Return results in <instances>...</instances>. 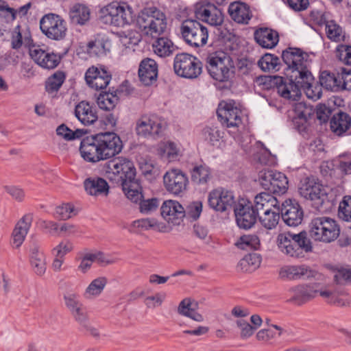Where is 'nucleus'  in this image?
Returning a JSON list of instances; mask_svg holds the SVG:
<instances>
[{"label": "nucleus", "instance_id": "nucleus-1", "mask_svg": "<svg viewBox=\"0 0 351 351\" xmlns=\"http://www.w3.org/2000/svg\"><path fill=\"white\" fill-rule=\"evenodd\" d=\"M282 58L287 66V78L275 76L273 83L279 95L288 99L297 100L303 90L313 100L322 96V86L315 82L310 71L309 56L299 48L289 47L282 51Z\"/></svg>", "mask_w": 351, "mask_h": 351}, {"label": "nucleus", "instance_id": "nucleus-2", "mask_svg": "<svg viewBox=\"0 0 351 351\" xmlns=\"http://www.w3.org/2000/svg\"><path fill=\"white\" fill-rule=\"evenodd\" d=\"M167 17L165 12L155 6L146 7L138 14L136 26L141 35L136 38L133 36V45H137L141 36L155 38L152 43L153 51L158 56L165 58L173 54L176 46L167 37L160 36L167 29Z\"/></svg>", "mask_w": 351, "mask_h": 351}, {"label": "nucleus", "instance_id": "nucleus-3", "mask_svg": "<svg viewBox=\"0 0 351 351\" xmlns=\"http://www.w3.org/2000/svg\"><path fill=\"white\" fill-rule=\"evenodd\" d=\"M122 149L119 135L114 132H101L82 138L79 151L84 161L95 164L114 158Z\"/></svg>", "mask_w": 351, "mask_h": 351}, {"label": "nucleus", "instance_id": "nucleus-4", "mask_svg": "<svg viewBox=\"0 0 351 351\" xmlns=\"http://www.w3.org/2000/svg\"><path fill=\"white\" fill-rule=\"evenodd\" d=\"M209 75L222 88H230L235 75V66L232 58L222 51L209 53L206 59Z\"/></svg>", "mask_w": 351, "mask_h": 351}, {"label": "nucleus", "instance_id": "nucleus-5", "mask_svg": "<svg viewBox=\"0 0 351 351\" xmlns=\"http://www.w3.org/2000/svg\"><path fill=\"white\" fill-rule=\"evenodd\" d=\"M107 178L120 186L128 199L132 200V161L119 157L106 162L104 166Z\"/></svg>", "mask_w": 351, "mask_h": 351}, {"label": "nucleus", "instance_id": "nucleus-6", "mask_svg": "<svg viewBox=\"0 0 351 351\" xmlns=\"http://www.w3.org/2000/svg\"><path fill=\"white\" fill-rule=\"evenodd\" d=\"M276 244L282 254L295 259L304 258L313 250L312 243L305 232L280 233L277 237Z\"/></svg>", "mask_w": 351, "mask_h": 351}, {"label": "nucleus", "instance_id": "nucleus-7", "mask_svg": "<svg viewBox=\"0 0 351 351\" xmlns=\"http://www.w3.org/2000/svg\"><path fill=\"white\" fill-rule=\"evenodd\" d=\"M340 234L337 221L329 217H317L311 220L309 235L315 241L329 243L335 241Z\"/></svg>", "mask_w": 351, "mask_h": 351}, {"label": "nucleus", "instance_id": "nucleus-8", "mask_svg": "<svg viewBox=\"0 0 351 351\" xmlns=\"http://www.w3.org/2000/svg\"><path fill=\"white\" fill-rule=\"evenodd\" d=\"M180 33L184 42L193 47L206 45L208 38L207 27L197 19H186L182 21Z\"/></svg>", "mask_w": 351, "mask_h": 351}, {"label": "nucleus", "instance_id": "nucleus-9", "mask_svg": "<svg viewBox=\"0 0 351 351\" xmlns=\"http://www.w3.org/2000/svg\"><path fill=\"white\" fill-rule=\"evenodd\" d=\"M41 32L48 38L60 40L66 35V22L63 18L54 13L45 14L40 20Z\"/></svg>", "mask_w": 351, "mask_h": 351}, {"label": "nucleus", "instance_id": "nucleus-10", "mask_svg": "<svg viewBox=\"0 0 351 351\" xmlns=\"http://www.w3.org/2000/svg\"><path fill=\"white\" fill-rule=\"evenodd\" d=\"M258 180L261 186L270 193L282 195L288 189V179L281 172L262 170L258 173Z\"/></svg>", "mask_w": 351, "mask_h": 351}, {"label": "nucleus", "instance_id": "nucleus-11", "mask_svg": "<svg viewBox=\"0 0 351 351\" xmlns=\"http://www.w3.org/2000/svg\"><path fill=\"white\" fill-rule=\"evenodd\" d=\"M175 73L182 77L194 79L202 73L201 62L193 56L188 53H179L174 58Z\"/></svg>", "mask_w": 351, "mask_h": 351}, {"label": "nucleus", "instance_id": "nucleus-12", "mask_svg": "<svg viewBox=\"0 0 351 351\" xmlns=\"http://www.w3.org/2000/svg\"><path fill=\"white\" fill-rule=\"evenodd\" d=\"M197 20L213 27H219L223 23V14L217 5L208 1L196 3L194 10Z\"/></svg>", "mask_w": 351, "mask_h": 351}, {"label": "nucleus", "instance_id": "nucleus-13", "mask_svg": "<svg viewBox=\"0 0 351 351\" xmlns=\"http://www.w3.org/2000/svg\"><path fill=\"white\" fill-rule=\"evenodd\" d=\"M135 169L133 167V204L143 215H149L158 208L160 199L157 197L145 199L143 193L141 182L135 179Z\"/></svg>", "mask_w": 351, "mask_h": 351}, {"label": "nucleus", "instance_id": "nucleus-14", "mask_svg": "<svg viewBox=\"0 0 351 351\" xmlns=\"http://www.w3.org/2000/svg\"><path fill=\"white\" fill-rule=\"evenodd\" d=\"M298 191L302 197L317 205H322L326 198L324 188L314 177H306L302 180Z\"/></svg>", "mask_w": 351, "mask_h": 351}, {"label": "nucleus", "instance_id": "nucleus-15", "mask_svg": "<svg viewBox=\"0 0 351 351\" xmlns=\"http://www.w3.org/2000/svg\"><path fill=\"white\" fill-rule=\"evenodd\" d=\"M84 79L90 88L102 90L109 84L112 74L104 65H100L99 67L92 66L86 70Z\"/></svg>", "mask_w": 351, "mask_h": 351}, {"label": "nucleus", "instance_id": "nucleus-16", "mask_svg": "<svg viewBox=\"0 0 351 351\" xmlns=\"http://www.w3.org/2000/svg\"><path fill=\"white\" fill-rule=\"evenodd\" d=\"M234 211L238 226L244 229L252 228L256 222L259 215L253 205L244 199L235 205Z\"/></svg>", "mask_w": 351, "mask_h": 351}, {"label": "nucleus", "instance_id": "nucleus-17", "mask_svg": "<svg viewBox=\"0 0 351 351\" xmlns=\"http://www.w3.org/2000/svg\"><path fill=\"white\" fill-rule=\"evenodd\" d=\"M163 182L168 192L174 195H180L186 190L189 180L182 171L171 169L164 175Z\"/></svg>", "mask_w": 351, "mask_h": 351}, {"label": "nucleus", "instance_id": "nucleus-18", "mask_svg": "<svg viewBox=\"0 0 351 351\" xmlns=\"http://www.w3.org/2000/svg\"><path fill=\"white\" fill-rule=\"evenodd\" d=\"M29 56L39 66L49 70L56 68L62 60L59 53L44 50L39 45L29 48Z\"/></svg>", "mask_w": 351, "mask_h": 351}, {"label": "nucleus", "instance_id": "nucleus-19", "mask_svg": "<svg viewBox=\"0 0 351 351\" xmlns=\"http://www.w3.org/2000/svg\"><path fill=\"white\" fill-rule=\"evenodd\" d=\"M208 202L210 208L219 212L228 210L235 204L232 192L222 188L211 191L208 194Z\"/></svg>", "mask_w": 351, "mask_h": 351}, {"label": "nucleus", "instance_id": "nucleus-20", "mask_svg": "<svg viewBox=\"0 0 351 351\" xmlns=\"http://www.w3.org/2000/svg\"><path fill=\"white\" fill-rule=\"evenodd\" d=\"M161 217L169 224L180 225L186 216L184 207L176 200L168 199L163 202L160 206Z\"/></svg>", "mask_w": 351, "mask_h": 351}, {"label": "nucleus", "instance_id": "nucleus-21", "mask_svg": "<svg viewBox=\"0 0 351 351\" xmlns=\"http://www.w3.org/2000/svg\"><path fill=\"white\" fill-rule=\"evenodd\" d=\"M74 114L77 120L85 126L95 125L97 123H101V120L99 119L96 106L86 100H82L75 105Z\"/></svg>", "mask_w": 351, "mask_h": 351}, {"label": "nucleus", "instance_id": "nucleus-22", "mask_svg": "<svg viewBox=\"0 0 351 351\" xmlns=\"http://www.w3.org/2000/svg\"><path fill=\"white\" fill-rule=\"evenodd\" d=\"M220 122L226 127H237L241 123V111L232 102H221L217 110Z\"/></svg>", "mask_w": 351, "mask_h": 351}, {"label": "nucleus", "instance_id": "nucleus-23", "mask_svg": "<svg viewBox=\"0 0 351 351\" xmlns=\"http://www.w3.org/2000/svg\"><path fill=\"white\" fill-rule=\"evenodd\" d=\"M280 211L284 222L289 226H298L303 220V210L295 199H286L282 204Z\"/></svg>", "mask_w": 351, "mask_h": 351}, {"label": "nucleus", "instance_id": "nucleus-24", "mask_svg": "<svg viewBox=\"0 0 351 351\" xmlns=\"http://www.w3.org/2000/svg\"><path fill=\"white\" fill-rule=\"evenodd\" d=\"M166 127V123L156 117H142L136 122V132L138 136L147 137L158 136Z\"/></svg>", "mask_w": 351, "mask_h": 351}, {"label": "nucleus", "instance_id": "nucleus-25", "mask_svg": "<svg viewBox=\"0 0 351 351\" xmlns=\"http://www.w3.org/2000/svg\"><path fill=\"white\" fill-rule=\"evenodd\" d=\"M158 64L152 58H146L139 64L138 75L139 81L144 86H149L156 82L158 77Z\"/></svg>", "mask_w": 351, "mask_h": 351}, {"label": "nucleus", "instance_id": "nucleus-26", "mask_svg": "<svg viewBox=\"0 0 351 351\" xmlns=\"http://www.w3.org/2000/svg\"><path fill=\"white\" fill-rule=\"evenodd\" d=\"M280 275L282 278L290 280H308L316 278L318 273L306 265H289L280 269Z\"/></svg>", "mask_w": 351, "mask_h": 351}, {"label": "nucleus", "instance_id": "nucleus-27", "mask_svg": "<svg viewBox=\"0 0 351 351\" xmlns=\"http://www.w3.org/2000/svg\"><path fill=\"white\" fill-rule=\"evenodd\" d=\"M119 10L123 11L121 2L112 1L106 5L101 8L98 11V19L102 24L114 26V25H119L123 21H120L116 18L119 14Z\"/></svg>", "mask_w": 351, "mask_h": 351}, {"label": "nucleus", "instance_id": "nucleus-28", "mask_svg": "<svg viewBox=\"0 0 351 351\" xmlns=\"http://www.w3.org/2000/svg\"><path fill=\"white\" fill-rule=\"evenodd\" d=\"M317 284L300 285L290 289L292 294L290 301L300 305L314 298L318 290Z\"/></svg>", "mask_w": 351, "mask_h": 351}, {"label": "nucleus", "instance_id": "nucleus-29", "mask_svg": "<svg viewBox=\"0 0 351 351\" xmlns=\"http://www.w3.org/2000/svg\"><path fill=\"white\" fill-rule=\"evenodd\" d=\"M294 116L293 122L300 131L306 129V123L313 116L315 110L311 106L307 105L304 102H298L293 106Z\"/></svg>", "mask_w": 351, "mask_h": 351}, {"label": "nucleus", "instance_id": "nucleus-30", "mask_svg": "<svg viewBox=\"0 0 351 351\" xmlns=\"http://www.w3.org/2000/svg\"><path fill=\"white\" fill-rule=\"evenodd\" d=\"M121 6H123V11L121 12L119 10L117 15V18L120 21H123L119 25H114V27L125 28V27H130L132 24V8L125 2H121ZM117 35L121 39V42L123 43V39H128V44L132 43V29L129 27L126 30H121L117 32Z\"/></svg>", "mask_w": 351, "mask_h": 351}, {"label": "nucleus", "instance_id": "nucleus-31", "mask_svg": "<svg viewBox=\"0 0 351 351\" xmlns=\"http://www.w3.org/2000/svg\"><path fill=\"white\" fill-rule=\"evenodd\" d=\"M228 13L232 20L241 24H247L252 16L249 6L240 2L231 3Z\"/></svg>", "mask_w": 351, "mask_h": 351}, {"label": "nucleus", "instance_id": "nucleus-32", "mask_svg": "<svg viewBox=\"0 0 351 351\" xmlns=\"http://www.w3.org/2000/svg\"><path fill=\"white\" fill-rule=\"evenodd\" d=\"M84 189L90 195H107L110 186L107 181L100 177L88 178L84 182Z\"/></svg>", "mask_w": 351, "mask_h": 351}, {"label": "nucleus", "instance_id": "nucleus-33", "mask_svg": "<svg viewBox=\"0 0 351 351\" xmlns=\"http://www.w3.org/2000/svg\"><path fill=\"white\" fill-rule=\"evenodd\" d=\"M256 41L264 48L271 49L278 43V34L276 32L268 29L261 28L254 33Z\"/></svg>", "mask_w": 351, "mask_h": 351}, {"label": "nucleus", "instance_id": "nucleus-34", "mask_svg": "<svg viewBox=\"0 0 351 351\" xmlns=\"http://www.w3.org/2000/svg\"><path fill=\"white\" fill-rule=\"evenodd\" d=\"M32 223L31 215H24L16 223L13 232V245L19 247L23 243Z\"/></svg>", "mask_w": 351, "mask_h": 351}, {"label": "nucleus", "instance_id": "nucleus-35", "mask_svg": "<svg viewBox=\"0 0 351 351\" xmlns=\"http://www.w3.org/2000/svg\"><path fill=\"white\" fill-rule=\"evenodd\" d=\"M351 125V117L346 112L335 114L330 120L331 130L338 136L345 133Z\"/></svg>", "mask_w": 351, "mask_h": 351}, {"label": "nucleus", "instance_id": "nucleus-36", "mask_svg": "<svg viewBox=\"0 0 351 351\" xmlns=\"http://www.w3.org/2000/svg\"><path fill=\"white\" fill-rule=\"evenodd\" d=\"M69 16L72 23L84 25L90 20V10L84 4L75 3L71 9Z\"/></svg>", "mask_w": 351, "mask_h": 351}, {"label": "nucleus", "instance_id": "nucleus-37", "mask_svg": "<svg viewBox=\"0 0 351 351\" xmlns=\"http://www.w3.org/2000/svg\"><path fill=\"white\" fill-rule=\"evenodd\" d=\"M29 258L34 272L38 276H43L46 271L45 257L36 244H34L30 250Z\"/></svg>", "mask_w": 351, "mask_h": 351}, {"label": "nucleus", "instance_id": "nucleus-38", "mask_svg": "<svg viewBox=\"0 0 351 351\" xmlns=\"http://www.w3.org/2000/svg\"><path fill=\"white\" fill-rule=\"evenodd\" d=\"M277 204V199L271 195L269 192H263L255 196L254 205L253 206L259 213L271 208H276Z\"/></svg>", "mask_w": 351, "mask_h": 351}, {"label": "nucleus", "instance_id": "nucleus-39", "mask_svg": "<svg viewBox=\"0 0 351 351\" xmlns=\"http://www.w3.org/2000/svg\"><path fill=\"white\" fill-rule=\"evenodd\" d=\"M110 43L104 38H96L88 43L86 51L90 56L101 57L110 52Z\"/></svg>", "mask_w": 351, "mask_h": 351}, {"label": "nucleus", "instance_id": "nucleus-40", "mask_svg": "<svg viewBox=\"0 0 351 351\" xmlns=\"http://www.w3.org/2000/svg\"><path fill=\"white\" fill-rule=\"evenodd\" d=\"M261 263V256L259 254H249L239 261L237 268L241 272L252 273L260 267Z\"/></svg>", "mask_w": 351, "mask_h": 351}, {"label": "nucleus", "instance_id": "nucleus-41", "mask_svg": "<svg viewBox=\"0 0 351 351\" xmlns=\"http://www.w3.org/2000/svg\"><path fill=\"white\" fill-rule=\"evenodd\" d=\"M75 320L87 332H89L93 336H98L99 332L97 329L90 326L87 313L83 304L71 311Z\"/></svg>", "mask_w": 351, "mask_h": 351}, {"label": "nucleus", "instance_id": "nucleus-42", "mask_svg": "<svg viewBox=\"0 0 351 351\" xmlns=\"http://www.w3.org/2000/svg\"><path fill=\"white\" fill-rule=\"evenodd\" d=\"M280 208H271L263 213H259L258 219L261 224L267 230H272L275 228L280 220Z\"/></svg>", "mask_w": 351, "mask_h": 351}, {"label": "nucleus", "instance_id": "nucleus-43", "mask_svg": "<svg viewBox=\"0 0 351 351\" xmlns=\"http://www.w3.org/2000/svg\"><path fill=\"white\" fill-rule=\"evenodd\" d=\"M119 99L117 95L109 89V91H101L97 98L98 107L105 111L114 110Z\"/></svg>", "mask_w": 351, "mask_h": 351}, {"label": "nucleus", "instance_id": "nucleus-44", "mask_svg": "<svg viewBox=\"0 0 351 351\" xmlns=\"http://www.w3.org/2000/svg\"><path fill=\"white\" fill-rule=\"evenodd\" d=\"M66 79V73L62 71H57L50 75L45 81V89L49 94L57 93Z\"/></svg>", "mask_w": 351, "mask_h": 351}, {"label": "nucleus", "instance_id": "nucleus-45", "mask_svg": "<svg viewBox=\"0 0 351 351\" xmlns=\"http://www.w3.org/2000/svg\"><path fill=\"white\" fill-rule=\"evenodd\" d=\"M178 313L197 322L204 321V317L192 307L190 298H185L180 302L178 307Z\"/></svg>", "mask_w": 351, "mask_h": 351}, {"label": "nucleus", "instance_id": "nucleus-46", "mask_svg": "<svg viewBox=\"0 0 351 351\" xmlns=\"http://www.w3.org/2000/svg\"><path fill=\"white\" fill-rule=\"evenodd\" d=\"M210 178V169L205 165L196 166L191 171V180L197 184H206Z\"/></svg>", "mask_w": 351, "mask_h": 351}, {"label": "nucleus", "instance_id": "nucleus-47", "mask_svg": "<svg viewBox=\"0 0 351 351\" xmlns=\"http://www.w3.org/2000/svg\"><path fill=\"white\" fill-rule=\"evenodd\" d=\"M326 34L328 39L334 42L343 41L345 35L341 27L335 21L331 20L326 22Z\"/></svg>", "mask_w": 351, "mask_h": 351}, {"label": "nucleus", "instance_id": "nucleus-48", "mask_svg": "<svg viewBox=\"0 0 351 351\" xmlns=\"http://www.w3.org/2000/svg\"><path fill=\"white\" fill-rule=\"evenodd\" d=\"M235 245L243 250H257L260 247V239L255 234H245L237 241Z\"/></svg>", "mask_w": 351, "mask_h": 351}, {"label": "nucleus", "instance_id": "nucleus-49", "mask_svg": "<svg viewBox=\"0 0 351 351\" xmlns=\"http://www.w3.org/2000/svg\"><path fill=\"white\" fill-rule=\"evenodd\" d=\"M264 71H277L280 69V59L273 54H265L258 62Z\"/></svg>", "mask_w": 351, "mask_h": 351}, {"label": "nucleus", "instance_id": "nucleus-50", "mask_svg": "<svg viewBox=\"0 0 351 351\" xmlns=\"http://www.w3.org/2000/svg\"><path fill=\"white\" fill-rule=\"evenodd\" d=\"M178 149L176 145L171 141L162 142L158 145V154L169 161L174 160L178 155Z\"/></svg>", "mask_w": 351, "mask_h": 351}, {"label": "nucleus", "instance_id": "nucleus-51", "mask_svg": "<svg viewBox=\"0 0 351 351\" xmlns=\"http://www.w3.org/2000/svg\"><path fill=\"white\" fill-rule=\"evenodd\" d=\"M319 84L324 88L331 91L339 90L338 73L337 75L328 71L322 72Z\"/></svg>", "mask_w": 351, "mask_h": 351}, {"label": "nucleus", "instance_id": "nucleus-52", "mask_svg": "<svg viewBox=\"0 0 351 351\" xmlns=\"http://www.w3.org/2000/svg\"><path fill=\"white\" fill-rule=\"evenodd\" d=\"M133 226L141 228L143 230L154 228L160 232L166 231V226L162 222L158 221L154 218H146L133 221Z\"/></svg>", "mask_w": 351, "mask_h": 351}, {"label": "nucleus", "instance_id": "nucleus-53", "mask_svg": "<svg viewBox=\"0 0 351 351\" xmlns=\"http://www.w3.org/2000/svg\"><path fill=\"white\" fill-rule=\"evenodd\" d=\"M107 284V279L105 277H99L93 280L86 289L84 295L88 298V295L97 296L104 290Z\"/></svg>", "mask_w": 351, "mask_h": 351}, {"label": "nucleus", "instance_id": "nucleus-54", "mask_svg": "<svg viewBox=\"0 0 351 351\" xmlns=\"http://www.w3.org/2000/svg\"><path fill=\"white\" fill-rule=\"evenodd\" d=\"M222 132L217 127H206L202 130L204 139L211 145H216L223 137Z\"/></svg>", "mask_w": 351, "mask_h": 351}, {"label": "nucleus", "instance_id": "nucleus-55", "mask_svg": "<svg viewBox=\"0 0 351 351\" xmlns=\"http://www.w3.org/2000/svg\"><path fill=\"white\" fill-rule=\"evenodd\" d=\"M338 217L343 221H351V196H345L340 202Z\"/></svg>", "mask_w": 351, "mask_h": 351}, {"label": "nucleus", "instance_id": "nucleus-56", "mask_svg": "<svg viewBox=\"0 0 351 351\" xmlns=\"http://www.w3.org/2000/svg\"><path fill=\"white\" fill-rule=\"evenodd\" d=\"M339 90H351V69L341 68L338 71Z\"/></svg>", "mask_w": 351, "mask_h": 351}, {"label": "nucleus", "instance_id": "nucleus-57", "mask_svg": "<svg viewBox=\"0 0 351 351\" xmlns=\"http://www.w3.org/2000/svg\"><path fill=\"white\" fill-rule=\"evenodd\" d=\"M74 212V206L71 204H63L56 208L53 216L58 220H66L71 217Z\"/></svg>", "mask_w": 351, "mask_h": 351}, {"label": "nucleus", "instance_id": "nucleus-58", "mask_svg": "<svg viewBox=\"0 0 351 351\" xmlns=\"http://www.w3.org/2000/svg\"><path fill=\"white\" fill-rule=\"evenodd\" d=\"M336 57L342 63L351 65V46L339 45L335 51Z\"/></svg>", "mask_w": 351, "mask_h": 351}, {"label": "nucleus", "instance_id": "nucleus-59", "mask_svg": "<svg viewBox=\"0 0 351 351\" xmlns=\"http://www.w3.org/2000/svg\"><path fill=\"white\" fill-rule=\"evenodd\" d=\"M271 328L276 329L278 331V336L282 335L284 332V330L280 326L271 324L269 328H265L259 330L256 334V338L258 340L262 341H267L274 338L276 336V332L272 330Z\"/></svg>", "mask_w": 351, "mask_h": 351}, {"label": "nucleus", "instance_id": "nucleus-60", "mask_svg": "<svg viewBox=\"0 0 351 351\" xmlns=\"http://www.w3.org/2000/svg\"><path fill=\"white\" fill-rule=\"evenodd\" d=\"M139 169L144 175L151 174L155 169V162L148 156H140L136 158Z\"/></svg>", "mask_w": 351, "mask_h": 351}, {"label": "nucleus", "instance_id": "nucleus-61", "mask_svg": "<svg viewBox=\"0 0 351 351\" xmlns=\"http://www.w3.org/2000/svg\"><path fill=\"white\" fill-rule=\"evenodd\" d=\"M330 304L337 306H351V297L344 291H335Z\"/></svg>", "mask_w": 351, "mask_h": 351}, {"label": "nucleus", "instance_id": "nucleus-62", "mask_svg": "<svg viewBox=\"0 0 351 351\" xmlns=\"http://www.w3.org/2000/svg\"><path fill=\"white\" fill-rule=\"evenodd\" d=\"M166 298L165 293H156L153 295L148 296L145 299V304L148 308H156L162 305Z\"/></svg>", "mask_w": 351, "mask_h": 351}, {"label": "nucleus", "instance_id": "nucleus-63", "mask_svg": "<svg viewBox=\"0 0 351 351\" xmlns=\"http://www.w3.org/2000/svg\"><path fill=\"white\" fill-rule=\"evenodd\" d=\"M63 298L65 305L70 312L82 304L80 301V295L75 293L64 294Z\"/></svg>", "mask_w": 351, "mask_h": 351}, {"label": "nucleus", "instance_id": "nucleus-64", "mask_svg": "<svg viewBox=\"0 0 351 351\" xmlns=\"http://www.w3.org/2000/svg\"><path fill=\"white\" fill-rule=\"evenodd\" d=\"M185 211L186 215L195 220L199 217L202 211V203L199 201L193 202L188 205Z\"/></svg>", "mask_w": 351, "mask_h": 351}]
</instances>
